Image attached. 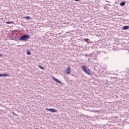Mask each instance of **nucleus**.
<instances>
[{"instance_id": "ddd939ff", "label": "nucleus", "mask_w": 129, "mask_h": 129, "mask_svg": "<svg viewBox=\"0 0 129 129\" xmlns=\"http://www.w3.org/2000/svg\"><path fill=\"white\" fill-rule=\"evenodd\" d=\"M84 40L85 41V42H87V41H89V39H88V38H85L84 39Z\"/></svg>"}, {"instance_id": "1a4fd4ad", "label": "nucleus", "mask_w": 129, "mask_h": 129, "mask_svg": "<svg viewBox=\"0 0 129 129\" xmlns=\"http://www.w3.org/2000/svg\"><path fill=\"white\" fill-rule=\"evenodd\" d=\"M125 5V2H121L120 4V6H121V7H123Z\"/></svg>"}, {"instance_id": "f03ea898", "label": "nucleus", "mask_w": 129, "mask_h": 129, "mask_svg": "<svg viewBox=\"0 0 129 129\" xmlns=\"http://www.w3.org/2000/svg\"><path fill=\"white\" fill-rule=\"evenodd\" d=\"M81 68L85 73H86L88 75H91V71L87 68V66L83 65L81 67Z\"/></svg>"}, {"instance_id": "a211bd4d", "label": "nucleus", "mask_w": 129, "mask_h": 129, "mask_svg": "<svg viewBox=\"0 0 129 129\" xmlns=\"http://www.w3.org/2000/svg\"><path fill=\"white\" fill-rule=\"evenodd\" d=\"M15 115H16V116H18V114H16Z\"/></svg>"}, {"instance_id": "9d476101", "label": "nucleus", "mask_w": 129, "mask_h": 129, "mask_svg": "<svg viewBox=\"0 0 129 129\" xmlns=\"http://www.w3.org/2000/svg\"><path fill=\"white\" fill-rule=\"evenodd\" d=\"M24 19H26V20H31V17L27 16V17H24Z\"/></svg>"}, {"instance_id": "2eb2a0df", "label": "nucleus", "mask_w": 129, "mask_h": 129, "mask_svg": "<svg viewBox=\"0 0 129 129\" xmlns=\"http://www.w3.org/2000/svg\"><path fill=\"white\" fill-rule=\"evenodd\" d=\"M12 113L14 114V115H16V113H15V112H13Z\"/></svg>"}, {"instance_id": "20e7f679", "label": "nucleus", "mask_w": 129, "mask_h": 129, "mask_svg": "<svg viewBox=\"0 0 129 129\" xmlns=\"http://www.w3.org/2000/svg\"><path fill=\"white\" fill-rule=\"evenodd\" d=\"M46 110H47L48 111H50V112H57V109L55 108H45Z\"/></svg>"}, {"instance_id": "dca6fc26", "label": "nucleus", "mask_w": 129, "mask_h": 129, "mask_svg": "<svg viewBox=\"0 0 129 129\" xmlns=\"http://www.w3.org/2000/svg\"><path fill=\"white\" fill-rule=\"evenodd\" d=\"M75 2H80V0H75Z\"/></svg>"}, {"instance_id": "4468645a", "label": "nucleus", "mask_w": 129, "mask_h": 129, "mask_svg": "<svg viewBox=\"0 0 129 129\" xmlns=\"http://www.w3.org/2000/svg\"><path fill=\"white\" fill-rule=\"evenodd\" d=\"M27 55H31V52H30V51H28L27 52Z\"/></svg>"}, {"instance_id": "f8f14e48", "label": "nucleus", "mask_w": 129, "mask_h": 129, "mask_svg": "<svg viewBox=\"0 0 129 129\" xmlns=\"http://www.w3.org/2000/svg\"><path fill=\"white\" fill-rule=\"evenodd\" d=\"M39 67L40 68V69H42V70H44L45 69L44 67H41V66H39Z\"/></svg>"}, {"instance_id": "39448f33", "label": "nucleus", "mask_w": 129, "mask_h": 129, "mask_svg": "<svg viewBox=\"0 0 129 129\" xmlns=\"http://www.w3.org/2000/svg\"><path fill=\"white\" fill-rule=\"evenodd\" d=\"M52 79H53V80L54 81H55V82H57V83H59V84H61V85H63V83H62V82L59 81L58 79H55V77H52Z\"/></svg>"}, {"instance_id": "f257e3e1", "label": "nucleus", "mask_w": 129, "mask_h": 129, "mask_svg": "<svg viewBox=\"0 0 129 129\" xmlns=\"http://www.w3.org/2000/svg\"><path fill=\"white\" fill-rule=\"evenodd\" d=\"M81 68L85 73H86L88 75H91V71L87 68V66L83 65L81 67Z\"/></svg>"}, {"instance_id": "9b49d317", "label": "nucleus", "mask_w": 129, "mask_h": 129, "mask_svg": "<svg viewBox=\"0 0 129 129\" xmlns=\"http://www.w3.org/2000/svg\"><path fill=\"white\" fill-rule=\"evenodd\" d=\"M6 24H14L13 22H7Z\"/></svg>"}, {"instance_id": "6e6552de", "label": "nucleus", "mask_w": 129, "mask_h": 129, "mask_svg": "<svg viewBox=\"0 0 129 129\" xmlns=\"http://www.w3.org/2000/svg\"><path fill=\"white\" fill-rule=\"evenodd\" d=\"M128 29H129V26H125L122 27V30H128Z\"/></svg>"}, {"instance_id": "7ed1b4c3", "label": "nucleus", "mask_w": 129, "mask_h": 129, "mask_svg": "<svg viewBox=\"0 0 129 129\" xmlns=\"http://www.w3.org/2000/svg\"><path fill=\"white\" fill-rule=\"evenodd\" d=\"M30 39V36L28 35H24L20 37L19 38L20 41H24L25 42H27L28 40Z\"/></svg>"}, {"instance_id": "0eeeda50", "label": "nucleus", "mask_w": 129, "mask_h": 129, "mask_svg": "<svg viewBox=\"0 0 129 129\" xmlns=\"http://www.w3.org/2000/svg\"><path fill=\"white\" fill-rule=\"evenodd\" d=\"M2 76H3V77H8L10 76V75H8L7 74H4L3 75L2 74H0V77H2Z\"/></svg>"}, {"instance_id": "423d86ee", "label": "nucleus", "mask_w": 129, "mask_h": 129, "mask_svg": "<svg viewBox=\"0 0 129 129\" xmlns=\"http://www.w3.org/2000/svg\"><path fill=\"white\" fill-rule=\"evenodd\" d=\"M71 71V69L70 68V67H69V68L65 71V73L66 74H70Z\"/></svg>"}, {"instance_id": "f3484780", "label": "nucleus", "mask_w": 129, "mask_h": 129, "mask_svg": "<svg viewBox=\"0 0 129 129\" xmlns=\"http://www.w3.org/2000/svg\"><path fill=\"white\" fill-rule=\"evenodd\" d=\"M3 56V54H0V56Z\"/></svg>"}]
</instances>
